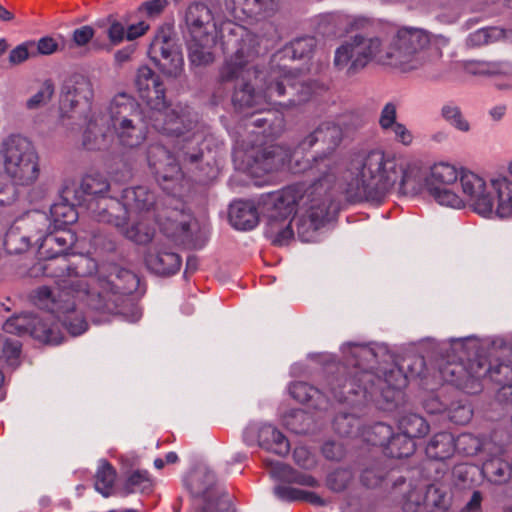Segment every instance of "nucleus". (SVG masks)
Returning <instances> with one entry per match:
<instances>
[{
	"label": "nucleus",
	"mask_w": 512,
	"mask_h": 512,
	"mask_svg": "<svg viewBox=\"0 0 512 512\" xmlns=\"http://www.w3.org/2000/svg\"><path fill=\"white\" fill-rule=\"evenodd\" d=\"M221 29L229 31L224 42L229 52L219 68L218 82L225 89H232L231 101L237 111L253 116L266 111V106L288 110L310 99L312 84L282 68L273 67L267 72L256 91L250 79L252 75L258 78L253 63L261 53V36L231 22L224 23Z\"/></svg>",
	"instance_id": "obj_1"
},
{
	"label": "nucleus",
	"mask_w": 512,
	"mask_h": 512,
	"mask_svg": "<svg viewBox=\"0 0 512 512\" xmlns=\"http://www.w3.org/2000/svg\"><path fill=\"white\" fill-rule=\"evenodd\" d=\"M139 286V279L130 270L117 266L111 267L107 274L75 277L63 280L60 287H39L34 291L33 302L54 315L73 335L86 331L88 324L83 315L76 310V299L85 300L96 311L110 314H125L129 295Z\"/></svg>",
	"instance_id": "obj_2"
},
{
	"label": "nucleus",
	"mask_w": 512,
	"mask_h": 512,
	"mask_svg": "<svg viewBox=\"0 0 512 512\" xmlns=\"http://www.w3.org/2000/svg\"><path fill=\"white\" fill-rule=\"evenodd\" d=\"M347 365H337L336 371L329 372L327 386L339 402L360 405L374 400L381 385L386 384L394 390H400L407 385V377L401 368H393L385 373L384 380L365 368V364L374 362L376 354L365 346L349 344L344 350Z\"/></svg>",
	"instance_id": "obj_3"
},
{
	"label": "nucleus",
	"mask_w": 512,
	"mask_h": 512,
	"mask_svg": "<svg viewBox=\"0 0 512 512\" xmlns=\"http://www.w3.org/2000/svg\"><path fill=\"white\" fill-rule=\"evenodd\" d=\"M401 165V157L373 149L353 155L337 180L348 200L379 203L397 185Z\"/></svg>",
	"instance_id": "obj_4"
},
{
	"label": "nucleus",
	"mask_w": 512,
	"mask_h": 512,
	"mask_svg": "<svg viewBox=\"0 0 512 512\" xmlns=\"http://www.w3.org/2000/svg\"><path fill=\"white\" fill-rule=\"evenodd\" d=\"M97 208L94 214L99 222L114 225L126 238L137 244H148L154 238L155 227L151 223L156 222L168 238L190 248L201 247L194 237L197 222L182 209H165L155 216L136 215L134 223L128 227L126 225L128 216H125V213H116L122 211L119 200L113 198L100 200Z\"/></svg>",
	"instance_id": "obj_5"
},
{
	"label": "nucleus",
	"mask_w": 512,
	"mask_h": 512,
	"mask_svg": "<svg viewBox=\"0 0 512 512\" xmlns=\"http://www.w3.org/2000/svg\"><path fill=\"white\" fill-rule=\"evenodd\" d=\"M335 184L334 174L326 173L320 181L308 188L295 184L283 188L275 198V207L299 213L296 220L298 237L303 242L313 241L315 234L329 219L333 206L330 190Z\"/></svg>",
	"instance_id": "obj_6"
},
{
	"label": "nucleus",
	"mask_w": 512,
	"mask_h": 512,
	"mask_svg": "<svg viewBox=\"0 0 512 512\" xmlns=\"http://www.w3.org/2000/svg\"><path fill=\"white\" fill-rule=\"evenodd\" d=\"M184 23L191 63L197 66L212 63V49L219 37L212 10L203 2H193L185 10Z\"/></svg>",
	"instance_id": "obj_7"
},
{
	"label": "nucleus",
	"mask_w": 512,
	"mask_h": 512,
	"mask_svg": "<svg viewBox=\"0 0 512 512\" xmlns=\"http://www.w3.org/2000/svg\"><path fill=\"white\" fill-rule=\"evenodd\" d=\"M3 169L7 177L17 186H30L40 175L38 154L26 137L12 134L0 147Z\"/></svg>",
	"instance_id": "obj_8"
},
{
	"label": "nucleus",
	"mask_w": 512,
	"mask_h": 512,
	"mask_svg": "<svg viewBox=\"0 0 512 512\" xmlns=\"http://www.w3.org/2000/svg\"><path fill=\"white\" fill-rule=\"evenodd\" d=\"M429 43L428 35L420 29L402 28L393 37L380 64L389 65L403 72L418 69L426 61L425 48Z\"/></svg>",
	"instance_id": "obj_9"
},
{
	"label": "nucleus",
	"mask_w": 512,
	"mask_h": 512,
	"mask_svg": "<svg viewBox=\"0 0 512 512\" xmlns=\"http://www.w3.org/2000/svg\"><path fill=\"white\" fill-rule=\"evenodd\" d=\"M111 130L119 143L127 148H135L146 139V130L141 111L135 99L119 93L108 107Z\"/></svg>",
	"instance_id": "obj_10"
},
{
	"label": "nucleus",
	"mask_w": 512,
	"mask_h": 512,
	"mask_svg": "<svg viewBox=\"0 0 512 512\" xmlns=\"http://www.w3.org/2000/svg\"><path fill=\"white\" fill-rule=\"evenodd\" d=\"M385 47L377 36L356 33L345 40L335 51L333 64L351 76L364 69L369 62L380 63Z\"/></svg>",
	"instance_id": "obj_11"
},
{
	"label": "nucleus",
	"mask_w": 512,
	"mask_h": 512,
	"mask_svg": "<svg viewBox=\"0 0 512 512\" xmlns=\"http://www.w3.org/2000/svg\"><path fill=\"white\" fill-rule=\"evenodd\" d=\"M147 122L157 132L182 139L183 142L198 143L194 131L197 124L196 114L188 107L180 104L171 106L164 101V107H157L145 115Z\"/></svg>",
	"instance_id": "obj_12"
},
{
	"label": "nucleus",
	"mask_w": 512,
	"mask_h": 512,
	"mask_svg": "<svg viewBox=\"0 0 512 512\" xmlns=\"http://www.w3.org/2000/svg\"><path fill=\"white\" fill-rule=\"evenodd\" d=\"M342 137L343 132L339 125L325 121L320 123L299 143V146L304 150L312 148L317 143H322L325 146L327 152L314 159L321 174L316 181H320L326 173L334 174L335 182L337 181L342 168L340 158L333 152L341 143Z\"/></svg>",
	"instance_id": "obj_13"
},
{
	"label": "nucleus",
	"mask_w": 512,
	"mask_h": 512,
	"mask_svg": "<svg viewBox=\"0 0 512 512\" xmlns=\"http://www.w3.org/2000/svg\"><path fill=\"white\" fill-rule=\"evenodd\" d=\"M460 172L449 163L440 162L431 167L429 179H426L427 191L434 200L451 208L464 207L463 197L457 192Z\"/></svg>",
	"instance_id": "obj_14"
},
{
	"label": "nucleus",
	"mask_w": 512,
	"mask_h": 512,
	"mask_svg": "<svg viewBox=\"0 0 512 512\" xmlns=\"http://www.w3.org/2000/svg\"><path fill=\"white\" fill-rule=\"evenodd\" d=\"M3 330L18 336L28 335L48 344H59L62 339L58 326L52 322L51 315L46 317L32 313L14 315L6 320Z\"/></svg>",
	"instance_id": "obj_15"
},
{
	"label": "nucleus",
	"mask_w": 512,
	"mask_h": 512,
	"mask_svg": "<svg viewBox=\"0 0 512 512\" xmlns=\"http://www.w3.org/2000/svg\"><path fill=\"white\" fill-rule=\"evenodd\" d=\"M202 158V152L196 146L179 147L177 154H172L165 146L151 144L147 151L149 166L155 174L164 180H172L180 174V162L197 163Z\"/></svg>",
	"instance_id": "obj_16"
},
{
	"label": "nucleus",
	"mask_w": 512,
	"mask_h": 512,
	"mask_svg": "<svg viewBox=\"0 0 512 512\" xmlns=\"http://www.w3.org/2000/svg\"><path fill=\"white\" fill-rule=\"evenodd\" d=\"M150 59L170 77L181 75L184 59L179 47L170 36L169 29L157 32L148 49Z\"/></svg>",
	"instance_id": "obj_17"
},
{
	"label": "nucleus",
	"mask_w": 512,
	"mask_h": 512,
	"mask_svg": "<svg viewBox=\"0 0 512 512\" xmlns=\"http://www.w3.org/2000/svg\"><path fill=\"white\" fill-rule=\"evenodd\" d=\"M510 353L504 347L500 350L493 348L487 355L478 354L470 364V373L476 380L489 377L499 385H506L512 381V363L501 361V358Z\"/></svg>",
	"instance_id": "obj_18"
},
{
	"label": "nucleus",
	"mask_w": 512,
	"mask_h": 512,
	"mask_svg": "<svg viewBox=\"0 0 512 512\" xmlns=\"http://www.w3.org/2000/svg\"><path fill=\"white\" fill-rule=\"evenodd\" d=\"M459 186L462 189L460 195L472 203L478 214L487 216L494 211V196L490 182L472 171L461 170Z\"/></svg>",
	"instance_id": "obj_19"
},
{
	"label": "nucleus",
	"mask_w": 512,
	"mask_h": 512,
	"mask_svg": "<svg viewBox=\"0 0 512 512\" xmlns=\"http://www.w3.org/2000/svg\"><path fill=\"white\" fill-rule=\"evenodd\" d=\"M248 165L255 172L271 173L285 168L292 158L290 148L273 144L246 152Z\"/></svg>",
	"instance_id": "obj_20"
},
{
	"label": "nucleus",
	"mask_w": 512,
	"mask_h": 512,
	"mask_svg": "<svg viewBox=\"0 0 512 512\" xmlns=\"http://www.w3.org/2000/svg\"><path fill=\"white\" fill-rule=\"evenodd\" d=\"M93 98L90 79L82 74L69 76L62 84L60 107L64 113L74 111L80 104H89Z\"/></svg>",
	"instance_id": "obj_21"
},
{
	"label": "nucleus",
	"mask_w": 512,
	"mask_h": 512,
	"mask_svg": "<svg viewBox=\"0 0 512 512\" xmlns=\"http://www.w3.org/2000/svg\"><path fill=\"white\" fill-rule=\"evenodd\" d=\"M135 85L140 98L146 103L147 111L157 107H164L165 87L159 75L148 66H141L137 70Z\"/></svg>",
	"instance_id": "obj_22"
},
{
	"label": "nucleus",
	"mask_w": 512,
	"mask_h": 512,
	"mask_svg": "<svg viewBox=\"0 0 512 512\" xmlns=\"http://www.w3.org/2000/svg\"><path fill=\"white\" fill-rule=\"evenodd\" d=\"M122 206V211L119 214L125 213V216L131 217L136 215H157L161 213L156 206V198L145 186H137L127 188L123 191L122 201H119Z\"/></svg>",
	"instance_id": "obj_23"
},
{
	"label": "nucleus",
	"mask_w": 512,
	"mask_h": 512,
	"mask_svg": "<svg viewBox=\"0 0 512 512\" xmlns=\"http://www.w3.org/2000/svg\"><path fill=\"white\" fill-rule=\"evenodd\" d=\"M256 429L248 427L243 433V439L248 445L254 443V436ZM258 444L263 449L272 452L281 457L286 456L290 451V444L288 439L277 428L272 425H263L258 431Z\"/></svg>",
	"instance_id": "obj_24"
},
{
	"label": "nucleus",
	"mask_w": 512,
	"mask_h": 512,
	"mask_svg": "<svg viewBox=\"0 0 512 512\" xmlns=\"http://www.w3.org/2000/svg\"><path fill=\"white\" fill-rule=\"evenodd\" d=\"M110 129L109 111L107 113L94 112L83 133V146L88 150L106 148L110 141Z\"/></svg>",
	"instance_id": "obj_25"
},
{
	"label": "nucleus",
	"mask_w": 512,
	"mask_h": 512,
	"mask_svg": "<svg viewBox=\"0 0 512 512\" xmlns=\"http://www.w3.org/2000/svg\"><path fill=\"white\" fill-rule=\"evenodd\" d=\"M147 267L158 275L169 276L179 271L181 257L158 244L151 247L145 256Z\"/></svg>",
	"instance_id": "obj_26"
},
{
	"label": "nucleus",
	"mask_w": 512,
	"mask_h": 512,
	"mask_svg": "<svg viewBox=\"0 0 512 512\" xmlns=\"http://www.w3.org/2000/svg\"><path fill=\"white\" fill-rule=\"evenodd\" d=\"M276 210L281 215L271 214L266 224L265 236L277 246H283L289 243L294 236L292 229V220L289 218L288 210Z\"/></svg>",
	"instance_id": "obj_27"
},
{
	"label": "nucleus",
	"mask_w": 512,
	"mask_h": 512,
	"mask_svg": "<svg viewBox=\"0 0 512 512\" xmlns=\"http://www.w3.org/2000/svg\"><path fill=\"white\" fill-rule=\"evenodd\" d=\"M15 223L38 246L51 229V219L41 211L30 212Z\"/></svg>",
	"instance_id": "obj_28"
},
{
	"label": "nucleus",
	"mask_w": 512,
	"mask_h": 512,
	"mask_svg": "<svg viewBox=\"0 0 512 512\" xmlns=\"http://www.w3.org/2000/svg\"><path fill=\"white\" fill-rule=\"evenodd\" d=\"M395 497L402 494V505L406 512H416L420 507L425 508V497L423 486L407 484L403 477L395 479L391 484V491Z\"/></svg>",
	"instance_id": "obj_29"
},
{
	"label": "nucleus",
	"mask_w": 512,
	"mask_h": 512,
	"mask_svg": "<svg viewBox=\"0 0 512 512\" xmlns=\"http://www.w3.org/2000/svg\"><path fill=\"white\" fill-rule=\"evenodd\" d=\"M57 245H53L51 249V257H39L41 260L47 261L43 266V272L46 276L57 278V287H60L63 280L73 279L76 276L82 277L75 267H71L66 256L62 253H56Z\"/></svg>",
	"instance_id": "obj_30"
},
{
	"label": "nucleus",
	"mask_w": 512,
	"mask_h": 512,
	"mask_svg": "<svg viewBox=\"0 0 512 512\" xmlns=\"http://www.w3.org/2000/svg\"><path fill=\"white\" fill-rule=\"evenodd\" d=\"M490 186L496 214L501 218L512 216V181L498 176L490 179Z\"/></svg>",
	"instance_id": "obj_31"
},
{
	"label": "nucleus",
	"mask_w": 512,
	"mask_h": 512,
	"mask_svg": "<svg viewBox=\"0 0 512 512\" xmlns=\"http://www.w3.org/2000/svg\"><path fill=\"white\" fill-rule=\"evenodd\" d=\"M401 166V177L397 179L396 185L399 187V191L403 194L414 195L422 192L424 189L427 190L426 179H429V176L419 166L409 164L404 159H402Z\"/></svg>",
	"instance_id": "obj_32"
},
{
	"label": "nucleus",
	"mask_w": 512,
	"mask_h": 512,
	"mask_svg": "<svg viewBox=\"0 0 512 512\" xmlns=\"http://www.w3.org/2000/svg\"><path fill=\"white\" fill-rule=\"evenodd\" d=\"M263 463L269 470L272 477L280 479L284 482L295 483L302 486L316 487L317 480L309 474L301 473L294 470L287 464L271 459H264Z\"/></svg>",
	"instance_id": "obj_33"
},
{
	"label": "nucleus",
	"mask_w": 512,
	"mask_h": 512,
	"mask_svg": "<svg viewBox=\"0 0 512 512\" xmlns=\"http://www.w3.org/2000/svg\"><path fill=\"white\" fill-rule=\"evenodd\" d=\"M229 221L238 230H251L259 222V215L253 203L235 201L229 208Z\"/></svg>",
	"instance_id": "obj_34"
},
{
	"label": "nucleus",
	"mask_w": 512,
	"mask_h": 512,
	"mask_svg": "<svg viewBox=\"0 0 512 512\" xmlns=\"http://www.w3.org/2000/svg\"><path fill=\"white\" fill-rule=\"evenodd\" d=\"M56 231H49L38 247V257H51V249L53 245H57L56 253H62L66 256V252L75 242L74 234L65 228H55Z\"/></svg>",
	"instance_id": "obj_35"
},
{
	"label": "nucleus",
	"mask_w": 512,
	"mask_h": 512,
	"mask_svg": "<svg viewBox=\"0 0 512 512\" xmlns=\"http://www.w3.org/2000/svg\"><path fill=\"white\" fill-rule=\"evenodd\" d=\"M290 395L300 403L309 405L310 407L323 410L328 405L326 395L318 388L309 385L306 382H294L289 387Z\"/></svg>",
	"instance_id": "obj_36"
},
{
	"label": "nucleus",
	"mask_w": 512,
	"mask_h": 512,
	"mask_svg": "<svg viewBox=\"0 0 512 512\" xmlns=\"http://www.w3.org/2000/svg\"><path fill=\"white\" fill-rule=\"evenodd\" d=\"M397 478L394 476L393 471H389L387 466L379 461L364 468L360 475L361 483L370 489L383 487L387 490L389 483L393 484Z\"/></svg>",
	"instance_id": "obj_37"
},
{
	"label": "nucleus",
	"mask_w": 512,
	"mask_h": 512,
	"mask_svg": "<svg viewBox=\"0 0 512 512\" xmlns=\"http://www.w3.org/2000/svg\"><path fill=\"white\" fill-rule=\"evenodd\" d=\"M271 0H225L226 10L235 18L243 20L261 15Z\"/></svg>",
	"instance_id": "obj_38"
},
{
	"label": "nucleus",
	"mask_w": 512,
	"mask_h": 512,
	"mask_svg": "<svg viewBox=\"0 0 512 512\" xmlns=\"http://www.w3.org/2000/svg\"><path fill=\"white\" fill-rule=\"evenodd\" d=\"M455 438L449 432H440L433 436L426 447L428 457L435 460H445L455 451Z\"/></svg>",
	"instance_id": "obj_39"
},
{
	"label": "nucleus",
	"mask_w": 512,
	"mask_h": 512,
	"mask_svg": "<svg viewBox=\"0 0 512 512\" xmlns=\"http://www.w3.org/2000/svg\"><path fill=\"white\" fill-rule=\"evenodd\" d=\"M32 241L20 227L14 223L6 232L4 247L9 254H22L29 250Z\"/></svg>",
	"instance_id": "obj_40"
},
{
	"label": "nucleus",
	"mask_w": 512,
	"mask_h": 512,
	"mask_svg": "<svg viewBox=\"0 0 512 512\" xmlns=\"http://www.w3.org/2000/svg\"><path fill=\"white\" fill-rule=\"evenodd\" d=\"M399 430L412 439L425 436L429 431L426 420L415 413H408L399 419Z\"/></svg>",
	"instance_id": "obj_41"
},
{
	"label": "nucleus",
	"mask_w": 512,
	"mask_h": 512,
	"mask_svg": "<svg viewBox=\"0 0 512 512\" xmlns=\"http://www.w3.org/2000/svg\"><path fill=\"white\" fill-rule=\"evenodd\" d=\"M283 424L296 434H305L311 430L313 418L302 409H292L283 416Z\"/></svg>",
	"instance_id": "obj_42"
},
{
	"label": "nucleus",
	"mask_w": 512,
	"mask_h": 512,
	"mask_svg": "<svg viewBox=\"0 0 512 512\" xmlns=\"http://www.w3.org/2000/svg\"><path fill=\"white\" fill-rule=\"evenodd\" d=\"M116 480V470L113 466L104 461L98 468L95 475V489L104 497H109L113 493V487Z\"/></svg>",
	"instance_id": "obj_43"
},
{
	"label": "nucleus",
	"mask_w": 512,
	"mask_h": 512,
	"mask_svg": "<svg viewBox=\"0 0 512 512\" xmlns=\"http://www.w3.org/2000/svg\"><path fill=\"white\" fill-rule=\"evenodd\" d=\"M414 451V439L400 431L398 434L393 433L386 455L392 458H403L412 455Z\"/></svg>",
	"instance_id": "obj_44"
},
{
	"label": "nucleus",
	"mask_w": 512,
	"mask_h": 512,
	"mask_svg": "<svg viewBox=\"0 0 512 512\" xmlns=\"http://www.w3.org/2000/svg\"><path fill=\"white\" fill-rule=\"evenodd\" d=\"M49 218L54 222L55 228H65L77 220V212L72 205L60 202L51 206Z\"/></svg>",
	"instance_id": "obj_45"
},
{
	"label": "nucleus",
	"mask_w": 512,
	"mask_h": 512,
	"mask_svg": "<svg viewBox=\"0 0 512 512\" xmlns=\"http://www.w3.org/2000/svg\"><path fill=\"white\" fill-rule=\"evenodd\" d=\"M475 358L470 359L467 367L461 363H448L441 368V374L445 381L450 382L456 386L462 385L466 378L475 379L470 373V364Z\"/></svg>",
	"instance_id": "obj_46"
},
{
	"label": "nucleus",
	"mask_w": 512,
	"mask_h": 512,
	"mask_svg": "<svg viewBox=\"0 0 512 512\" xmlns=\"http://www.w3.org/2000/svg\"><path fill=\"white\" fill-rule=\"evenodd\" d=\"M393 435L392 427L379 422L371 426L365 433V438L373 446L384 447L386 452Z\"/></svg>",
	"instance_id": "obj_47"
},
{
	"label": "nucleus",
	"mask_w": 512,
	"mask_h": 512,
	"mask_svg": "<svg viewBox=\"0 0 512 512\" xmlns=\"http://www.w3.org/2000/svg\"><path fill=\"white\" fill-rule=\"evenodd\" d=\"M107 178L99 173L87 174L83 177L80 189L86 195H102L109 190Z\"/></svg>",
	"instance_id": "obj_48"
},
{
	"label": "nucleus",
	"mask_w": 512,
	"mask_h": 512,
	"mask_svg": "<svg viewBox=\"0 0 512 512\" xmlns=\"http://www.w3.org/2000/svg\"><path fill=\"white\" fill-rule=\"evenodd\" d=\"M55 92V85L51 79H46L40 85L38 91L26 101L28 110L39 109L50 102Z\"/></svg>",
	"instance_id": "obj_49"
},
{
	"label": "nucleus",
	"mask_w": 512,
	"mask_h": 512,
	"mask_svg": "<svg viewBox=\"0 0 512 512\" xmlns=\"http://www.w3.org/2000/svg\"><path fill=\"white\" fill-rule=\"evenodd\" d=\"M315 45L316 40L313 37H301L286 46L283 53L292 59H301L309 56L314 50Z\"/></svg>",
	"instance_id": "obj_50"
},
{
	"label": "nucleus",
	"mask_w": 512,
	"mask_h": 512,
	"mask_svg": "<svg viewBox=\"0 0 512 512\" xmlns=\"http://www.w3.org/2000/svg\"><path fill=\"white\" fill-rule=\"evenodd\" d=\"M446 414L451 422L464 425L471 420L473 411L468 403L457 400L448 405Z\"/></svg>",
	"instance_id": "obj_51"
},
{
	"label": "nucleus",
	"mask_w": 512,
	"mask_h": 512,
	"mask_svg": "<svg viewBox=\"0 0 512 512\" xmlns=\"http://www.w3.org/2000/svg\"><path fill=\"white\" fill-rule=\"evenodd\" d=\"M152 488V480L149 477L147 471H134L125 484V491L127 494L129 493H146L149 492Z\"/></svg>",
	"instance_id": "obj_52"
},
{
	"label": "nucleus",
	"mask_w": 512,
	"mask_h": 512,
	"mask_svg": "<svg viewBox=\"0 0 512 512\" xmlns=\"http://www.w3.org/2000/svg\"><path fill=\"white\" fill-rule=\"evenodd\" d=\"M442 117L461 132L470 130L469 122L464 118L461 109L454 104H446L441 109Z\"/></svg>",
	"instance_id": "obj_53"
},
{
	"label": "nucleus",
	"mask_w": 512,
	"mask_h": 512,
	"mask_svg": "<svg viewBox=\"0 0 512 512\" xmlns=\"http://www.w3.org/2000/svg\"><path fill=\"white\" fill-rule=\"evenodd\" d=\"M424 487L425 509L431 511L434 508H444L446 493L439 486L429 484Z\"/></svg>",
	"instance_id": "obj_54"
},
{
	"label": "nucleus",
	"mask_w": 512,
	"mask_h": 512,
	"mask_svg": "<svg viewBox=\"0 0 512 512\" xmlns=\"http://www.w3.org/2000/svg\"><path fill=\"white\" fill-rule=\"evenodd\" d=\"M353 480V473L350 469H337L327 477V486L335 491L345 490Z\"/></svg>",
	"instance_id": "obj_55"
},
{
	"label": "nucleus",
	"mask_w": 512,
	"mask_h": 512,
	"mask_svg": "<svg viewBox=\"0 0 512 512\" xmlns=\"http://www.w3.org/2000/svg\"><path fill=\"white\" fill-rule=\"evenodd\" d=\"M128 19L109 20V26L106 30L107 37L111 44L115 47L120 45L126 39V24Z\"/></svg>",
	"instance_id": "obj_56"
},
{
	"label": "nucleus",
	"mask_w": 512,
	"mask_h": 512,
	"mask_svg": "<svg viewBox=\"0 0 512 512\" xmlns=\"http://www.w3.org/2000/svg\"><path fill=\"white\" fill-rule=\"evenodd\" d=\"M484 469L496 483L505 482L511 473L510 466L500 460H492L486 463Z\"/></svg>",
	"instance_id": "obj_57"
},
{
	"label": "nucleus",
	"mask_w": 512,
	"mask_h": 512,
	"mask_svg": "<svg viewBox=\"0 0 512 512\" xmlns=\"http://www.w3.org/2000/svg\"><path fill=\"white\" fill-rule=\"evenodd\" d=\"M455 449L465 454H475L480 450V442L471 434H461L455 439Z\"/></svg>",
	"instance_id": "obj_58"
},
{
	"label": "nucleus",
	"mask_w": 512,
	"mask_h": 512,
	"mask_svg": "<svg viewBox=\"0 0 512 512\" xmlns=\"http://www.w3.org/2000/svg\"><path fill=\"white\" fill-rule=\"evenodd\" d=\"M329 21L344 25V30H357L364 28L367 20L342 14H332L328 16Z\"/></svg>",
	"instance_id": "obj_59"
},
{
	"label": "nucleus",
	"mask_w": 512,
	"mask_h": 512,
	"mask_svg": "<svg viewBox=\"0 0 512 512\" xmlns=\"http://www.w3.org/2000/svg\"><path fill=\"white\" fill-rule=\"evenodd\" d=\"M168 5V0H148L143 2L138 11L148 18L158 17Z\"/></svg>",
	"instance_id": "obj_60"
},
{
	"label": "nucleus",
	"mask_w": 512,
	"mask_h": 512,
	"mask_svg": "<svg viewBox=\"0 0 512 512\" xmlns=\"http://www.w3.org/2000/svg\"><path fill=\"white\" fill-rule=\"evenodd\" d=\"M17 185L13 182L0 179V206L13 204L18 197Z\"/></svg>",
	"instance_id": "obj_61"
},
{
	"label": "nucleus",
	"mask_w": 512,
	"mask_h": 512,
	"mask_svg": "<svg viewBox=\"0 0 512 512\" xmlns=\"http://www.w3.org/2000/svg\"><path fill=\"white\" fill-rule=\"evenodd\" d=\"M35 42L29 41L16 46L11 50L9 54V62L12 65H19L26 61L30 56H34V53L29 52V47H33Z\"/></svg>",
	"instance_id": "obj_62"
},
{
	"label": "nucleus",
	"mask_w": 512,
	"mask_h": 512,
	"mask_svg": "<svg viewBox=\"0 0 512 512\" xmlns=\"http://www.w3.org/2000/svg\"><path fill=\"white\" fill-rule=\"evenodd\" d=\"M334 426L340 435L350 436L354 433L353 427L358 428V420L346 414L339 415L335 418Z\"/></svg>",
	"instance_id": "obj_63"
},
{
	"label": "nucleus",
	"mask_w": 512,
	"mask_h": 512,
	"mask_svg": "<svg viewBox=\"0 0 512 512\" xmlns=\"http://www.w3.org/2000/svg\"><path fill=\"white\" fill-rule=\"evenodd\" d=\"M205 504L203 512H223L228 509L229 502L224 498L213 499L210 491L204 492Z\"/></svg>",
	"instance_id": "obj_64"
}]
</instances>
